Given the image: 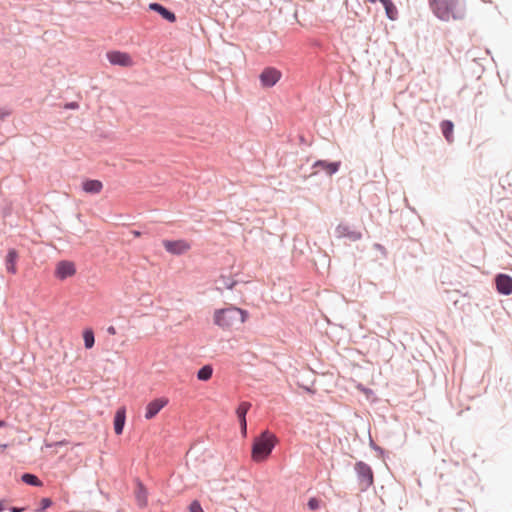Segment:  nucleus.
Instances as JSON below:
<instances>
[{
	"label": "nucleus",
	"mask_w": 512,
	"mask_h": 512,
	"mask_svg": "<svg viewBox=\"0 0 512 512\" xmlns=\"http://www.w3.org/2000/svg\"><path fill=\"white\" fill-rule=\"evenodd\" d=\"M428 5L434 16L444 22L463 20L466 16L465 0H428Z\"/></svg>",
	"instance_id": "1"
},
{
	"label": "nucleus",
	"mask_w": 512,
	"mask_h": 512,
	"mask_svg": "<svg viewBox=\"0 0 512 512\" xmlns=\"http://www.w3.org/2000/svg\"><path fill=\"white\" fill-rule=\"evenodd\" d=\"M249 312L234 305L216 309L213 314V323L223 330H228L245 323Z\"/></svg>",
	"instance_id": "2"
},
{
	"label": "nucleus",
	"mask_w": 512,
	"mask_h": 512,
	"mask_svg": "<svg viewBox=\"0 0 512 512\" xmlns=\"http://www.w3.org/2000/svg\"><path fill=\"white\" fill-rule=\"evenodd\" d=\"M278 443V438L272 432L265 430L253 441L251 458L254 462L265 461Z\"/></svg>",
	"instance_id": "3"
},
{
	"label": "nucleus",
	"mask_w": 512,
	"mask_h": 512,
	"mask_svg": "<svg viewBox=\"0 0 512 512\" xmlns=\"http://www.w3.org/2000/svg\"><path fill=\"white\" fill-rule=\"evenodd\" d=\"M341 161H330L325 159H318L316 160L312 166L311 169L313 170L308 177H312L318 174L319 171H323L327 176L332 177L335 175L341 168ZM307 178V176H305Z\"/></svg>",
	"instance_id": "4"
},
{
	"label": "nucleus",
	"mask_w": 512,
	"mask_h": 512,
	"mask_svg": "<svg viewBox=\"0 0 512 512\" xmlns=\"http://www.w3.org/2000/svg\"><path fill=\"white\" fill-rule=\"evenodd\" d=\"M282 73L279 69L268 66L259 74V81L263 88H271L281 79Z\"/></svg>",
	"instance_id": "5"
},
{
	"label": "nucleus",
	"mask_w": 512,
	"mask_h": 512,
	"mask_svg": "<svg viewBox=\"0 0 512 512\" xmlns=\"http://www.w3.org/2000/svg\"><path fill=\"white\" fill-rule=\"evenodd\" d=\"M77 272L76 265L70 260H60L57 262L54 277L60 281H64L70 277H73Z\"/></svg>",
	"instance_id": "6"
},
{
	"label": "nucleus",
	"mask_w": 512,
	"mask_h": 512,
	"mask_svg": "<svg viewBox=\"0 0 512 512\" xmlns=\"http://www.w3.org/2000/svg\"><path fill=\"white\" fill-rule=\"evenodd\" d=\"M355 470L359 478L361 490L368 489L373 484V472L370 466L363 462H358L355 465Z\"/></svg>",
	"instance_id": "7"
},
{
	"label": "nucleus",
	"mask_w": 512,
	"mask_h": 512,
	"mask_svg": "<svg viewBox=\"0 0 512 512\" xmlns=\"http://www.w3.org/2000/svg\"><path fill=\"white\" fill-rule=\"evenodd\" d=\"M162 243H163L164 249L172 255L180 256V255L186 253L190 249V244L186 240H183V239H178V240L164 239Z\"/></svg>",
	"instance_id": "8"
},
{
	"label": "nucleus",
	"mask_w": 512,
	"mask_h": 512,
	"mask_svg": "<svg viewBox=\"0 0 512 512\" xmlns=\"http://www.w3.org/2000/svg\"><path fill=\"white\" fill-rule=\"evenodd\" d=\"M496 291L501 295L512 294V276L506 273H498L494 277Z\"/></svg>",
	"instance_id": "9"
},
{
	"label": "nucleus",
	"mask_w": 512,
	"mask_h": 512,
	"mask_svg": "<svg viewBox=\"0 0 512 512\" xmlns=\"http://www.w3.org/2000/svg\"><path fill=\"white\" fill-rule=\"evenodd\" d=\"M106 56L110 64L115 66L130 67L133 64L132 57L127 52L112 50L107 52Z\"/></svg>",
	"instance_id": "10"
},
{
	"label": "nucleus",
	"mask_w": 512,
	"mask_h": 512,
	"mask_svg": "<svg viewBox=\"0 0 512 512\" xmlns=\"http://www.w3.org/2000/svg\"><path fill=\"white\" fill-rule=\"evenodd\" d=\"M150 11L159 14L164 20L169 23H175L177 21L176 14L168 7L164 6L159 2H151L148 6Z\"/></svg>",
	"instance_id": "11"
},
{
	"label": "nucleus",
	"mask_w": 512,
	"mask_h": 512,
	"mask_svg": "<svg viewBox=\"0 0 512 512\" xmlns=\"http://www.w3.org/2000/svg\"><path fill=\"white\" fill-rule=\"evenodd\" d=\"M168 402L169 400L166 397H160L149 402L146 406L145 418L148 420L154 418Z\"/></svg>",
	"instance_id": "12"
},
{
	"label": "nucleus",
	"mask_w": 512,
	"mask_h": 512,
	"mask_svg": "<svg viewBox=\"0 0 512 512\" xmlns=\"http://www.w3.org/2000/svg\"><path fill=\"white\" fill-rule=\"evenodd\" d=\"M19 259V252L15 248H9L5 256V267L9 274L15 275L18 271L17 262Z\"/></svg>",
	"instance_id": "13"
},
{
	"label": "nucleus",
	"mask_w": 512,
	"mask_h": 512,
	"mask_svg": "<svg viewBox=\"0 0 512 512\" xmlns=\"http://www.w3.org/2000/svg\"><path fill=\"white\" fill-rule=\"evenodd\" d=\"M251 404L249 402H241L236 409V416L239 421L241 427V433L243 436H246L247 433V422H246V414L249 411Z\"/></svg>",
	"instance_id": "14"
},
{
	"label": "nucleus",
	"mask_w": 512,
	"mask_h": 512,
	"mask_svg": "<svg viewBox=\"0 0 512 512\" xmlns=\"http://www.w3.org/2000/svg\"><path fill=\"white\" fill-rule=\"evenodd\" d=\"M81 188L87 194L96 195L102 191L103 183L98 179L85 178L81 183Z\"/></svg>",
	"instance_id": "15"
},
{
	"label": "nucleus",
	"mask_w": 512,
	"mask_h": 512,
	"mask_svg": "<svg viewBox=\"0 0 512 512\" xmlns=\"http://www.w3.org/2000/svg\"><path fill=\"white\" fill-rule=\"evenodd\" d=\"M336 231L340 236L346 237L351 241H358L362 238V233L360 231L352 230L347 225L339 224Z\"/></svg>",
	"instance_id": "16"
},
{
	"label": "nucleus",
	"mask_w": 512,
	"mask_h": 512,
	"mask_svg": "<svg viewBox=\"0 0 512 512\" xmlns=\"http://www.w3.org/2000/svg\"><path fill=\"white\" fill-rule=\"evenodd\" d=\"M126 420V409L125 407H120L114 417V431L117 435L122 434L123 428Z\"/></svg>",
	"instance_id": "17"
},
{
	"label": "nucleus",
	"mask_w": 512,
	"mask_h": 512,
	"mask_svg": "<svg viewBox=\"0 0 512 512\" xmlns=\"http://www.w3.org/2000/svg\"><path fill=\"white\" fill-rule=\"evenodd\" d=\"M440 130L448 143L454 140V123L451 120L445 119L440 122Z\"/></svg>",
	"instance_id": "18"
},
{
	"label": "nucleus",
	"mask_w": 512,
	"mask_h": 512,
	"mask_svg": "<svg viewBox=\"0 0 512 512\" xmlns=\"http://www.w3.org/2000/svg\"><path fill=\"white\" fill-rule=\"evenodd\" d=\"M385 10L386 17L391 21H396L399 17V12L392 0H383L381 2Z\"/></svg>",
	"instance_id": "19"
},
{
	"label": "nucleus",
	"mask_w": 512,
	"mask_h": 512,
	"mask_svg": "<svg viewBox=\"0 0 512 512\" xmlns=\"http://www.w3.org/2000/svg\"><path fill=\"white\" fill-rule=\"evenodd\" d=\"M216 283L220 284V286L217 287V290H222V288L232 290L238 284V281L234 280L230 275L222 274L216 280Z\"/></svg>",
	"instance_id": "20"
},
{
	"label": "nucleus",
	"mask_w": 512,
	"mask_h": 512,
	"mask_svg": "<svg viewBox=\"0 0 512 512\" xmlns=\"http://www.w3.org/2000/svg\"><path fill=\"white\" fill-rule=\"evenodd\" d=\"M213 375V366L211 364H205L196 372V377L199 381L206 382Z\"/></svg>",
	"instance_id": "21"
},
{
	"label": "nucleus",
	"mask_w": 512,
	"mask_h": 512,
	"mask_svg": "<svg viewBox=\"0 0 512 512\" xmlns=\"http://www.w3.org/2000/svg\"><path fill=\"white\" fill-rule=\"evenodd\" d=\"M82 337L84 341V347L86 349H91L95 345V334L92 328H85L82 332Z\"/></svg>",
	"instance_id": "22"
},
{
	"label": "nucleus",
	"mask_w": 512,
	"mask_h": 512,
	"mask_svg": "<svg viewBox=\"0 0 512 512\" xmlns=\"http://www.w3.org/2000/svg\"><path fill=\"white\" fill-rule=\"evenodd\" d=\"M22 481L26 484L33 486H40L42 484L37 476L29 473H25L22 475Z\"/></svg>",
	"instance_id": "23"
},
{
	"label": "nucleus",
	"mask_w": 512,
	"mask_h": 512,
	"mask_svg": "<svg viewBox=\"0 0 512 512\" xmlns=\"http://www.w3.org/2000/svg\"><path fill=\"white\" fill-rule=\"evenodd\" d=\"M373 249H375L376 251L380 252V254H381L383 259H387L388 252H387L386 248L382 244L374 243L373 244Z\"/></svg>",
	"instance_id": "24"
},
{
	"label": "nucleus",
	"mask_w": 512,
	"mask_h": 512,
	"mask_svg": "<svg viewBox=\"0 0 512 512\" xmlns=\"http://www.w3.org/2000/svg\"><path fill=\"white\" fill-rule=\"evenodd\" d=\"M12 114V110L8 107H0V120L3 121Z\"/></svg>",
	"instance_id": "25"
},
{
	"label": "nucleus",
	"mask_w": 512,
	"mask_h": 512,
	"mask_svg": "<svg viewBox=\"0 0 512 512\" xmlns=\"http://www.w3.org/2000/svg\"><path fill=\"white\" fill-rule=\"evenodd\" d=\"M307 505L309 509L317 510L320 507V500L317 498H310Z\"/></svg>",
	"instance_id": "26"
},
{
	"label": "nucleus",
	"mask_w": 512,
	"mask_h": 512,
	"mask_svg": "<svg viewBox=\"0 0 512 512\" xmlns=\"http://www.w3.org/2000/svg\"><path fill=\"white\" fill-rule=\"evenodd\" d=\"M190 512H204L198 501H193L189 506Z\"/></svg>",
	"instance_id": "27"
},
{
	"label": "nucleus",
	"mask_w": 512,
	"mask_h": 512,
	"mask_svg": "<svg viewBox=\"0 0 512 512\" xmlns=\"http://www.w3.org/2000/svg\"><path fill=\"white\" fill-rule=\"evenodd\" d=\"M64 108L68 110H76L79 108V103L76 101L66 102Z\"/></svg>",
	"instance_id": "28"
},
{
	"label": "nucleus",
	"mask_w": 512,
	"mask_h": 512,
	"mask_svg": "<svg viewBox=\"0 0 512 512\" xmlns=\"http://www.w3.org/2000/svg\"><path fill=\"white\" fill-rule=\"evenodd\" d=\"M40 504L42 509H46L51 506L52 501L49 498H43Z\"/></svg>",
	"instance_id": "29"
},
{
	"label": "nucleus",
	"mask_w": 512,
	"mask_h": 512,
	"mask_svg": "<svg viewBox=\"0 0 512 512\" xmlns=\"http://www.w3.org/2000/svg\"><path fill=\"white\" fill-rule=\"evenodd\" d=\"M106 331L109 335H115L117 333L116 328L112 325L107 327Z\"/></svg>",
	"instance_id": "30"
},
{
	"label": "nucleus",
	"mask_w": 512,
	"mask_h": 512,
	"mask_svg": "<svg viewBox=\"0 0 512 512\" xmlns=\"http://www.w3.org/2000/svg\"><path fill=\"white\" fill-rule=\"evenodd\" d=\"M299 142L303 145H310V143L307 141L304 135H299Z\"/></svg>",
	"instance_id": "31"
},
{
	"label": "nucleus",
	"mask_w": 512,
	"mask_h": 512,
	"mask_svg": "<svg viewBox=\"0 0 512 512\" xmlns=\"http://www.w3.org/2000/svg\"><path fill=\"white\" fill-rule=\"evenodd\" d=\"M131 233L135 238H139L142 235V232L139 230H132Z\"/></svg>",
	"instance_id": "32"
},
{
	"label": "nucleus",
	"mask_w": 512,
	"mask_h": 512,
	"mask_svg": "<svg viewBox=\"0 0 512 512\" xmlns=\"http://www.w3.org/2000/svg\"><path fill=\"white\" fill-rule=\"evenodd\" d=\"M304 390H305V392H306V393H308V394H313V393H315V391L312 389V387H311V386H305V387H304Z\"/></svg>",
	"instance_id": "33"
},
{
	"label": "nucleus",
	"mask_w": 512,
	"mask_h": 512,
	"mask_svg": "<svg viewBox=\"0 0 512 512\" xmlns=\"http://www.w3.org/2000/svg\"><path fill=\"white\" fill-rule=\"evenodd\" d=\"M139 502H140V505H141V506H145V505H146V503H147V501H146V497H143V499H140V500H139Z\"/></svg>",
	"instance_id": "34"
},
{
	"label": "nucleus",
	"mask_w": 512,
	"mask_h": 512,
	"mask_svg": "<svg viewBox=\"0 0 512 512\" xmlns=\"http://www.w3.org/2000/svg\"><path fill=\"white\" fill-rule=\"evenodd\" d=\"M367 1L370 2V3H376V2H380L381 3L383 0H367Z\"/></svg>",
	"instance_id": "35"
},
{
	"label": "nucleus",
	"mask_w": 512,
	"mask_h": 512,
	"mask_svg": "<svg viewBox=\"0 0 512 512\" xmlns=\"http://www.w3.org/2000/svg\"><path fill=\"white\" fill-rule=\"evenodd\" d=\"M362 390H363V392H364L365 394H367V395H368V393L370 392V390H369V389H367V388H363Z\"/></svg>",
	"instance_id": "36"
},
{
	"label": "nucleus",
	"mask_w": 512,
	"mask_h": 512,
	"mask_svg": "<svg viewBox=\"0 0 512 512\" xmlns=\"http://www.w3.org/2000/svg\"><path fill=\"white\" fill-rule=\"evenodd\" d=\"M5 426V422L0 420V428Z\"/></svg>",
	"instance_id": "37"
},
{
	"label": "nucleus",
	"mask_w": 512,
	"mask_h": 512,
	"mask_svg": "<svg viewBox=\"0 0 512 512\" xmlns=\"http://www.w3.org/2000/svg\"><path fill=\"white\" fill-rule=\"evenodd\" d=\"M143 497H144V496H143V494H140V493H139V495H138V500L143 499Z\"/></svg>",
	"instance_id": "38"
},
{
	"label": "nucleus",
	"mask_w": 512,
	"mask_h": 512,
	"mask_svg": "<svg viewBox=\"0 0 512 512\" xmlns=\"http://www.w3.org/2000/svg\"><path fill=\"white\" fill-rule=\"evenodd\" d=\"M416 384H417V385H420V384H422V382H421L419 379H417V380H416Z\"/></svg>",
	"instance_id": "39"
},
{
	"label": "nucleus",
	"mask_w": 512,
	"mask_h": 512,
	"mask_svg": "<svg viewBox=\"0 0 512 512\" xmlns=\"http://www.w3.org/2000/svg\"><path fill=\"white\" fill-rule=\"evenodd\" d=\"M19 511H20V510H19V509H17V508H13V509H12V512H19Z\"/></svg>",
	"instance_id": "40"
}]
</instances>
